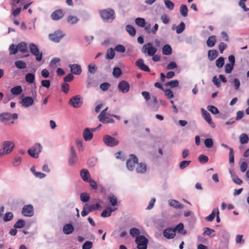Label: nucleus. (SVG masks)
I'll use <instances>...</instances> for the list:
<instances>
[{
    "label": "nucleus",
    "mask_w": 249,
    "mask_h": 249,
    "mask_svg": "<svg viewBox=\"0 0 249 249\" xmlns=\"http://www.w3.org/2000/svg\"><path fill=\"white\" fill-rule=\"evenodd\" d=\"M100 15L104 21L106 22H111L115 18V12L111 9H107L101 11Z\"/></svg>",
    "instance_id": "nucleus-1"
},
{
    "label": "nucleus",
    "mask_w": 249,
    "mask_h": 249,
    "mask_svg": "<svg viewBox=\"0 0 249 249\" xmlns=\"http://www.w3.org/2000/svg\"><path fill=\"white\" fill-rule=\"evenodd\" d=\"M15 147V143L12 141H4L1 143V150L5 155L13 152Z\"/></svg>",
    "instance_id": "nucleus-2"
},
{
    "label": "nucleus",
    "mask_w": 249,
    "mask_h": 249,
    "mask_svg": "<svg viewBox=\"0 0 249 249\" xmlns=\"http://www.w3.org/2000/svg\"><path fill=\"white\" fill-rule=\"evenodd\" d=\"M69 104L74 108H79L83 104V99L81 95H76L70 99Z\"/></svg>",
    "instance_id": "nucleus-3"
},
{
    "label": "nucleus",
    "mask_w": 249,
    "mask_h": 249,
    "mask_svg": "<svg viewBox=\"0 0 249 249\" xmlns=\"http://www.w3.org/2000/svg\"><path fill=\"white\" fill-rule=\"evenodd\" d=\"M42 151V146L39 143H36L32 148L28 149L27 152L28 154L32 157L37 158L39 156V153Z\"/></svg>",
    "instance_id": "nucleus-4"
},
{
    "label": "nucleus",
    "mask_w": 249,
    "mask_h": 249,
    "mask_svg": "<svg viewBox=\"0 0 249 249\" xmlns=\"http://www.w3.org/2000/svg\"><path fill=\"white\" fill-rule=\"evenodd\" d=\"M135 242L137 245L138 249H147L148 240L143 235H138L137 236Z\"/></svg>",
    "instance_id": "nucleus-5"
},
{
    "label": "nucleus",
    "mask_w": 249,
    "mask_h": 249,
    "mask_svg": "<svg viewBox=\"0 0 249 249\" xmlns=\"http://www.w3.org/2000/svg\"><path fill=\"white\" fill-rule=\"evenodd\" d=\"M157 48L153 47L152 44L151 43H148L147 44H144L142 46V52L143 53H147L148 55L149 56L153 55L157 52Z\"/></svg>",
    "instance_id": "nucleus-6"
},
{
    "label": "nucleus",
    "mask_w": 249,
    "mask_h": 249,
    "mask_svg": "<svg viewBox=\"0 0 249 249\" xmlns=\"http://www.w3.org/2000/svg\"><path fill=\"white\" fill-rule=\"evenodd\" d=\"M103 141L108 146H115L119 144V141L116 138L109 135H105L103 138Z\"/></svg>",
    "instance_id": "nucleus-7"
},
{
    "label": "nucleus",
    "mask_w": 249,
    "mask_h": 249,
    "mask_svg": "<svg viewBox=\"0 0 249 249\" xmlns=\"http://www.w3.org/2000/svg\"><path fill=\"white\" fill-rule=\"evenodd\" d=\"M64 34L60 30L55 31L53 33L49 35V38L51 40L54 42H59L64 37Z\"/></svg>",
    "instance_id": "nucleus-8"
},
{
    "label": "nucleus",
    "mask_w": 249,
    "mask_h": 249,
    "mask_svg": "<svg viewBox=\"0 0 249 249\" xmlns=\"http://www.w3.org/2000/svg\"><path fill=\"white\" fill-rule=\"evenodd\" d=\"M21 213L25 216L31 217L34 214V207L32 205L28 204L23 206Z\"/></svg>",
    "instance_id": "nucleus-9"
},
{
    "label": "nucleus",
    "mask_w": 249,
    "mask_h": 249,
    "mask_svg": "<svg viewBox=\"0 0 249 249\" xmlns=\"http://www.w3.org/2000/svg\"><path fill=\"white\" fill-rule=\"evenodd\" d=\"M138 162V160L137 157L134 155H131L130 159L127 160L126 163L128 170L129 171L133 170L135 166V164H137Z\"/></svg>",
    "instance_id": "nucleus-10"
},
{
    "label": "nucleus",
    "mask_w": 249,
    "mask_h": 249,
    "mask_svg": "<svg viewBox=\"0 0 249 249\" xmlns=\"http://www.w3.org/2000/svg\"><path fill=\"white\" fill-rule=\"evenodd\" d=\"M96 131V128H86L83 133V137L85 141H90L93 136V132Z\"/></svg>",
    "instance_id": "nucleus-11"
},
{
    "label": "nucleus",
    "mask_w": 249,
    "mask_h": 249,
    "mask_svg": "<svg viewBox=\"0 0 249 249\" xmlns=\"http://www.w3.org/2000/svg\"><path fill=\"white\" fill-rule=\"evenodd\" d=\"M118 89L120 92L125 93L129 90L130 86L127 82L123 80L119 83Z\"/></svg>",
    "instance_id": "nucleus-12"
},
{
    "label": "nucleus",
    "mask_w": 249,
    "mask_h": 249,
    "mask_svg": "<svg viewBox=\"0 0 249 249\" xmlns=\"http://www.w3.org/2000/svg\"><path fill=\"white\" fill-rule=\"evenodd\" d=\"M201 111L203 118L212 127L214 128L215 127V124L213 122L210 113L204 108H201Z\"/></svg>",
    "instance_id": "nucleus-13"
},
{
    "label": "nucleus",
    "mask_w": 249,
    "mask_h": 249,
    "mask_svg": "<svg viewBox=\"0 0 249 249\" xmlns=\"http://www.w3.org/2000/svg\"><path fill=\"white\" fill-rule=\"evenodd\" d=\"M77 154L74 149L73 147L71 148V153L70 158L69 159V164L70 166H74L77 161Z\"/></svg>",
    "instance_id": "nucleus-14"
},
{
    "label": "nucleus",
    "mask_w": 249,
    "mask_h": 249,
    "mask_svg": "<svg viewBox=\"0 0 249 249\" xmlns=\"http://www.w3.org/2000/svg\"><path fill=\"white\" fill-rule=\"evenodd\" d=\"M21 104L23 107H29L34 104V99L32 97H25L21 100Z\"/></svg>",
    "instance_id": "nucleus-15"
},
{
    "label": "nucleus",
    "mask_w": 249,
    "mask_h": 249,
    "mask_svg": "<svg viewBox=\"0 0 249 249\" xmlns=\"http://www.w3.org/2000/svg\"><path fill=\"white\" fill-rule=\"evenodd\" d=\"M69 67L71 69V73L74 74L80 75L82 73L81 67L79 64H70Z\"/></svg>",
    "instance_id": "nucleus-16"
},
{
    "label": "nucleus",
    "mask_w": 249,
    "mask_h": 249,
    "mask_svg": "<svg viewBox=\"0 0 249 249\" xmlns=\"http://www.w3.org/2000/svg\"><path fill=\"white\" fill-rule=\"evenodd\" d=\"M163 235L167 239H173L176 235L175 231L172 228H167L164 230L163 231Z\"/></svg>",
    "instance_id": "nucleus-17"
},
{
    "label": "nucleus",
    "mask_w": 249,
    "mask_h": 249,
    "mask_svg": "<svg viewBox=\"0 0 249 249\" xmlns=\"http://www.w3.org/2000/svg\"><path fill=\"white\" fill-rule=\"evenodd\" d=\"M64 15L63 11L61 9H59L54 11L51 14V18L53 20H58L61 18Z\"/></svg>",
    "instance_id": "nucleus-18"
},
{
    "label": "nucleus",
    "mask_w": 249,
    "mask_h": 249,
    "mask_svg": "<svg viewBox=\"0 0 249 249\" xmlns=\"http://www.w3.org/2000/svg\"><path fill=\"white\" fill-rule=\"evenodd\" d=\"M136 171L139 174H144L147 171V166L145 163L141 162L137 164Z\"/></svg>",
    "instance_id": "nucleus-19"
},
{
    "label": "nucleus",
    "mask_w": 249,
    "mask_h": 249,
    "mask_svg": "<svg viewBox=\"0 0 249 249\" xmlns=\"http://www.w3.org/2000/svg\"><path fill=\"white\" fill-rule=\"evenodd\" d=\"M136 65L141 70L148 72L150 71L149 67L144 63L143 60L142 59H139L136 62Z\"/></svg>",
    "instance_id": "nucleus-20"
},
{
    "label": "nucleus",
    "mask_w": 249,
    "mask_h": 249,
    "mask_svg": "<svg viewBox=\"0 0 249 249\" xmlns=\"http://www.w3.org/2000/svg\"><path fill=\"white\" fill-rule=\"evenodd\" d=\"M136 65L141 70L148 72L150 71L149 67L144 63L143 60L142 59H139L136 62Z\"/></svg>",
    "instance_id": "nucleus-21"
},
{
    "label": "nucleus",
    "mask_w": 249,
    "mask_h": 249,
    "mask_svg": "<svg viewBox=\"0 0 249 249\" xmlns=\"http://www.w3.org/2000/svg\"><path fill=\"white\" fill-rule=\"evenodd\" d=\"M80 176L82 179L87 182L90 178V175L89 171L86 169H82L80 172Z\"/></svg>",
    "instance_id": "nucleus-22"
},
{
    "label": "nucleus",
    "mask_w": 249,
    "mask_h": 249,
    "mask_svg": "<svg viewBox=\"0 0 249 249\" xmlns=\"http://www.w3.org/2000/svg\"><path fill=\"white\" fill-rule=\"evenodd\" d=\"M74 231V227L71 224H66L63 226V231L65 234H70Z\"/></svg>",
    "instance_id": "nucleus-23"
},
{
    "label": "nucleus",
    "mask_w": 249,
    "mask_h": 249,
    "mask_svg": "<svg viewBox=\"0 0 249 249\" xmlns=\"http://www.w3.org/2000/svg\"><path fill=\"white\" fill-rule=\"evenodd\" d=\"M15 66L19 70H23L26 68L27 64L23 60H18L15 61Z\"/></svg>",
    "instance_id": "nucleus-24"
},
{
    "label": "nucleus",
    "mask_w": 249,
    "mask_h": 249,
    "mask_svg": "<svg viewBox=\"0 0 249 249\" xmlns=\"http://www.w3.org/2000/svg\"><path fill=\"white\" fill-rule=\"evenodd\" d=\"M168 203L170 206L176 209H182L183 208V205L175 199H170L168 201Z\"/></svg>",
    "instance_id": "nucleus-25"
},
{
    "label": "nucleus",
    "mask_w": 249,
    "mask_h": 249,
    "mask_svg": "<svg viewBox=\"0 0 249 249\" xmlns=\"http://www.w3.org/2000/svg\"><path fill=\"white\" fill-rule=\"evenodd\" d=\"M111 117H112V114L107 113V115H104L103 120L100 121L104 124L114 123V120Z\"/></svg>",
    "instance_id": "nucleus-26"
},
{
    "label": "nucleus",
    "mask_w": 249,
    "mask_h": 249,
    "mask_svg": "<svg viewBox=\"0 0 249 249\" xmlns=\"http://www.w3.org/2000/svg\"><path fill=\"white\" fill-rule=\"evenodd\" d=\"M11 114L8 112L2 113L0 114V121L2 122H6L11 119Z\"/></svg>",
    "instance_id": "nucleus-27"
},
{
    "label": "nucleus",
    "mask_w": 249,
    "mask_h": 249,
    "mask_svg": "<svg viewBox=\"0 0 249 249\" xmlns=\"http://www.w3.org/2000/svg\"><path fill=\"white\" fill-rule=\"evenodd\" d=\"M184 229V225L182 223H179L174 229L173 230L175 231V232L176 231H178L179 233H181L183 235H185L187 234L186 231H183Z\"/></svg>",
    "instance_id": "nucleus-28"
},
{
    "label": "nucleus",
    "mask_w": 249,
    "mask_h": 249,
    "mask_svg": "<svg viewBox=\"0 0 249 249\" xmlns=\"http://www.w3.org/2000/svg\"><path fill=\"white\" fill-rule=\"evenodd\" d=\"M116 209H112L111 207H108L102 212L101 216L103 217H109L111 215V213Z\"/></svg>",
    "instance_id": "nucleus-29"
},
{
    "label": "nucleus",
    "mask_w": 249,
    "mask_h": 249,
    "mask_svg": "<svg viewBox=\"0 0 249 249\" xmlns=\"http://www.w3.org/2000/svg\"><path fill=\"white\" fill-rule=\"evenodd\" d=\"M22 89L21 86H17L11 89V92L14 95H19L22 92Z\"/></svg>",
    "instance_id": "nucleus-30"
},
{
    "label": "nucleus",
    "mask_w": 249,
    "mask_h": 249,
    "mask_svg": "<svg viewBox=\"0 0 249 249\" xmlns=\"http://www.w3.org/2000/svg\"><path fill=\"white\" fill-rule=\"evenodd\" d=\"M216 37L214 36H210L207 41V45L209 47H213L215 44Z\"/></svg>",
    "instance_id": "nucleus-31"
},
{
    "label": "nucleus",
    "mask_w": 249,
    "mask_h": 249,
    "mask_svg": "<svg viewBox=\"0 0 249 249\" xmlns=\"http://www.w3.org/2000/svg\"><path fill=\"white\" fill-rule=\"evenodd\" d=\"M162 53L164 55H170L172 53V49L169 45H165L162 48Z\"/></svg>",
    "instance_id": "nucleus-32"
},
{
    "label": "nucleus",
    "mask_w": 249,
    "mask_h": 249,
    "mask_svg": "<svg viewBox=\"0 0 249 249\" xmlns=\"http://www.w3.org/2000/svg\"><path fill=\"white\" fill-rule=\"evenodd\" d=\"M18 50L22 53L27 52V44L24 42L19 43L18 45Z\"/></svg>",
    "instance_id": "nucleus-33"
},
{
    "label": "nucleus",
    "mask_w": 249,
    "mask_h": 249,
    "mask_svg": "<svg viewBox=\"0 0 249 249\" xmlns=\"http://www.w3.org/2000/svg\"><path fill=\"white\" fill-rule=\"evenodd\" d=\"M25 80L29 83H33L35 81V75L32 73H28L26 74L25 77Z\"/></svg>",
    "instance_id": "nucleus-34"
},
{
    "label": "nucleus",
    "mask_w": 249,
    "mask_h": 249,
    "mask_svg": "<svg viewBox=\"0 0 249 249\" xmlns=\"http://www.w3.org/2000/svg\"><path fill=\"white\" fill-rule=\"evenodd\" d=\"M249 138L245 133L241 134L239 136V141L241 144L247 143L249 142Z\"/></svg>",
    "instance_id": "nucleus-35"
},
{
    "label": "nucleus",
    "mask_w": 249,
    "mask_h": 249,
    "mask_svg": "<svg viewBox=\"0 0 249 249\" xmlns=\"http://www.w3.org/2000/svg\"><path fill=\"white\" fill-rule=\"evenodd\" d=\"M29 48L32 54L34 53L38 52L39 50L38 46L33 43H31L29 44Z\"/></svg>",
    "instance_id": "nucleus-36"
},
{
    "label": "nucleus",
    "mask_w": 249,
    "mask_h": 249,
    "mask_svg": "<svg viewBox=\"0 0 249 249\" xmlns=\"http://www.w3.org/2000/svg\"><path fill=\"white\" fill-rule=\"evenodd\" d=\"M85 205L87 207V210H89V212L98 210L101 207L100 205L98 203H97L96 204H92L90 205H89L87 204Z\"/></svg>",
    "instance_id": "nucleus-37"
},
{
    "label": "nucleus",
    "mask_w": 249,
    "mask_h": 249,
    "mask_svg": "<svg viewBox=\"0 0 249 249\" xmlns=\"http://www.w3.org/2000/svg\"><path fill=\"white\" fill-rule=\"evenodd\" d=\"M126 30L129 35L132 36H134L136 34V30L132 25H127L126 26Z\"/></svg>",
    "instance_id": "nucleus-38"
},
{
    "label": "nucleus",
    "mask_w": 249,
    "mask_h": 249,
    "mask_svg": "<svg viewBox=\"0 0 249 249\" xmlns=\"http://www.w3.org/2000/svg\"><path fill=\"white\" fill-rule=\"evenodd\" d=\"M14 215L12 212H7L3 216V220L4 222H8L13 219Z\"/></svg>",
    "instance_id": "nucleus-39"
},
{
    "label": "nucleus",
    "mask_w": 249,
    "mask_h": 249,
    "mask_svg": "<svg viewBox=\"0 0 249 249\" xmlns=\"http://www.w3.org/2000/svg\"><path fill=\"white\" fill-rule=\"evenodd\" d=\"M25 221L24 220L20 219L15 223L14 225V227L15 228L18 229L22 228L25 226Z\"/></svg>",
    "instance_id": "nucleus-40"
},
{
    "label": "nucleus",
    "mask_w": 249,
    "mask_h": 249,
    "mask_svg": "<svg viewBox=\"0 0 249 249\" xmlns=\"http://www.w3.org/2000/svg\"><path fill=\"white\" fill-rule=\"evenodd\" d=\"M114 51V49L113 50L112 48L108 49L107 52L106 58L108 59H112L115 55Z\"/></svg>",
    "instance_id": "nucleus-41"
},
{
    "label": "nucleus",
    "mask_w": 249,
    "mask_h": 249,
    "mask_svg": "<svg viewBox=\"0 0 249 249\" xmlns=\"http://www.w3.org/2000/svg\"><path fill=\"white\" fill-rule=\"evenodd\" d=\"M185 28V25L183 22H181L176 27V32L178 34H181Z\"/></svg>",
    "instance_id": "nucleus-42"
},
{
    "label": "nucleus",
    "mask_w": 249,
    "mask_h": 249,
    "mask_svg": "<svg viewBox=\"0 0 249 249\" xmlns=\"http://www.w3.org/2000/svg\"><path fill=\"white\" fill-rule=\"evenodd\" d=\"M136 24L141 27H144L145 26V21L143 18H138L135 19Z\"/></svg>",
    "instance_id": "nucleus-43"
},
{
    "label": "nucleus",
    "mask_w": 249,
    "mask_h": 249,
    "mask_svg": "<svg viewBox=\"0 0 249 249\" xmlns=\"http://www.w3.org/2000/svg\"><path fill=\"white\" fill-rule=\"evenodd\" d=\"M78 21L79 19L76 16H70L68 18V22L71 24H76Z\"/></svg>",
    "instance_id": "nucleus-44"
},
{
    "label": "nucleus",
    "mask_w": 249,
    "mask_h": 249,
    "mask_svg": "<svg viewBox=\"0 0 249 249\" xmlns=\"http://www.w3.org/2000/svg\"><path fill=\"white\" fill-rule=\"evenodd\" d=\"M21 158L19 156H16L12 162V165L14 167H17L19 166L21 163Z\"/></svg>",
    "instance_id": "nucleus-45"
},
{
    "label": "nucleus",
    "mask_w": 249,
    "mask_h": 249,
    "mask_svg": "<svg viewBox=\"0 0 249 249\" xmlns=\"http://www.w3.org/2000/svg\"><path fill=\"white\" fill-rule=\"evenodd\" d=\"M188 11V8L186 5H182L180 6V12L181 15L183 17H186L187 16Z\"/></svg>",
    "instance_id": "nucleus-46"
},
{
    "label": "nucleus",
    "mask_w": 249,
    "mask_h": 249,
    "mask_svg": "<svg viewBox=\"0 0 249 249\" xmlns=\"http://www.w3.org/2000/svg\"><path fill=\"white\" fill-rule=\"evenodd\" d=\"M9 50L10 54H15L18 51V46L15 45L13 44L10 45Z\"/></svg>",
    "instance_id": "nucleus-47"
},
{
    "label": "nucleus",
    "mask_w": 249,
    "mask_h": 249,
    "mask_svg": "<svg viewBox=\"0 0 249 249\" xmlns=\"http://www.w3.org/2000/svg\"><path fill=\"white\" fill-rule=\"evenodd\" d=\"M60 61V59L58 57H55L52 59L49 64V66L50 67L52 68L53 69H55L56 67V64L58 62H59Z\"/></svg>",
    "instance_id": "nucleus-48"
},
{
    "label": "nucleus",
    "mask_w": 249,
    "mask_h": 249,
    "mask_svg": "<svg viewBox=\"0 0 249 249\" xmlns=\"http://www.w3.org/2000/svg\"><path fill=\"white\" fill-rule=\"evenodd\" d=\"M129 233L131 236L135 237L140 234V231L137 228H133L130 229Z\"/></svg>",
    "instance_id": "nucleus-49"
},
{
    "label": "nucleus",
    "mask_w": 249,
    "mask_h": 249,
    "mask_svg": "<svg viewBox=\"0 0 249 249\" xmlns=\"http://www.w3.org/2000/svg\"><path fill=\"white\" fill-rule=\"evenodd\" d=\"M166 86H169L172 88L177 87L178 86V80H171L167 83Z\"/></svg>",
    "instance_id": "nucleus-50"
},
{
    "label": "nucleus",
    "mask_w": 249,
    "mask_h": 249,
    "mask_svg": "<svg viewBox=\"0 0 249 249\" xmlns=\"http://www.w3.org/2000/svg\"><path fill=\"white\" fill-rule=\"evenodd\" d=\"M217 56V52L215 50H210L208 52V58L210 60H213Z\"/></svg>",
    "instance_id": "nucleus-51"
},
{
    "label": "nucleus",
    "mask_w": 249,
    "mask_h": 249,
    "mask_svg": "<svg viewBox=\"0 0 249 249\" xmlns=\"http://www.w3.org/2000/svg\"><path fill=\"white\" fill-rule=\"evenodd\" d=\"M89 198V195L86 193H82L80 195V199L83 202H88Z\"/></svg>",
    "instance_id": "nucleus-52"
},
{
    "label": "nucleus",
    "mask_w": 249,
    "mask_h": 249,
    "mask_svg": "<svg viewBox=\"0 0 249 249\" xmlns=\"http://www.w3.org/2000/svg\"><path fill=\"white\" fill-rule=\"evenodd\" d=\"M114 50L117 51L118 53H123L125 52L126 49L124 46L121 45V44H119V45H117L115 47Z\"/></svg>",
    "instance_id": "nucleus-53"
},
{
    "label": "nucleus",
    "mask_w": 249,
    "mask_h": 249,
    "mask_svg": "<svg viewBox=\"0 0 249 249\" xmlns=\"http://www.w3.org/2000/svg\"><path fill=\"white\" fill-rule=\"evenodd\" d=\"M88 71L91 74H94L97 70V67L95 65L89 64L88 66Z\"/></svg>",
    "instance_id": "nucleus-54"
},
{
    "label": "nucleus",
    "mask_w": 249,
    "mask_h": 249,
    "mask_svg": "<svg viewBox=\"0 0 249 249\" xmlns=\"http://www.w3.org/2000/svg\"><path fill=\"white\" fill-rule=\"evenodd\" d=\"M207 109L213 114H217L219 112L218 108L213 106H208Z\"/></svg>",
    "instance_id": "nucleus-55"
},
{
    "label": "nucleus",
    "mask_w": 249,
    "mask_h": 249,
    "mask_svg": "<svg viewBox=\"0 0 249 249\" xmlns=\"http://www.w3.org/2000/svg\"><path fill=\"white\" fill-rule=\"evenodd\" d=\"M216 214V210H213L212 213L205 218V219L209 222H211L214 219Z\"/></svg>",
    "instance_id": "nucleus-56"
},
{
    "label": "nucleus",
    "mask_w": 249,
    "mask_h": 249,
    "mask_svg": "<svg viewBox=\"0 0 249 249\" xmlns=\"http://www.w3.org/2000/svg\"><path fill=\"white\" fill-rule=\"evenodd\" d=\"M215 63H216V66H217V67H218V68H222L224 64V58L222 57H219V58H218L216 60Z\"/></svg>",
    "instance_id": "nucleus-57"
},
{
    "label": "nucleus",
    "mask_w": 249,
    "mask_h": 249,
    "mask_svg": "<svg viewBox=\"0 0 249 249\" xmlns=\"http://www.w3.org/2000/svg\"><path fill=\"white\" fill-rule=\"evenodd\" d=\"M204 144L206 147L211 148L213 147V140L211 138H208L205 140Z\"/></svg>",
    "instance_id": "nucleus-58"
},
{
    "label": "nucleus",
    "mask_w": 249,
    "mask_h": 249,
    "mask_svg": "<svg viewBox=\"0 0 249 249\" xmlns=\"http://www.w3.org/2000/svg\"><path fill=\"white\" fill-rule=\"evenodd\" d=\"M164 3L167 8L168 9L172 10L174 9V4L173 2L169 0H164Z\"/></svg>",
    "instance_id": "nucleus-59"
},
{
    "label": "nucleus",
    "mask_w": 249,
    "mask_h": 249,
    "mask_svg": "<svg viewBox=\"0 0 249 249\" xmlns=\"http://www.w3.org/2000/svg\"><path fill=\"white\" fill-rule=\"evenodd\" d=\"M151 99L152 100L148 103L149 106L152 107H156L158 104L157 97L155 96H152Z\"/></svg>",
    "instance_id": "nucleus-60"
},
{
    "label": "nucleus",
    "mask_w": 249,
    "mask_h": 249,
    "mask_svg": "<svg viewBox=\"0 0 249 249\" xmlns=\"http://www.w3.org/2000/svg\"><path fill=\"white\" fill-rule=\"evenodd\" d=\"M190 162L191 161L189 160H183L181 161L179 163V168L181 170L185 169L189 165Z\"/></svg>",
    "instance_id": "nucleus-61"
},
{
    "label": "nucleus",
    "mask_w": 249,
    "mask_h": 249,
    "mask_svg": "<svg viewBox=\"0 0 249 249\" xmlns=\"http://www.w3.org/2000/svg\"><path fill=\"white\" fill-rule=\"evenodd\" d=\"M33 55L36 56V59L37 61H41L42 59L43 53L42 52L39 50L37 53H35L32 54Z\"/></svg>",
    "instance_id": "nucleus-62"
},
{
    "label": "nucleus",
    "mask_w": 249,
    "mask_h": 249,
    "mask_svg": "<svg viewBox=\"0 0 249 249\" xmlns=\"http://www.w3.org/2000/svg\"><path fill=\"white\" fill-rule=\"evenodd\" d=\"M109 199L112 206H114L117 204V198L114 195H110Z\"/></svg>",
    "instance_id": "nucleus-63"
},
{
    "label": "nucleus",
    "mask_w": 249,
    "mask_h": 249,
    "mask_svg": "<svg viewBox=\"0 0 249 249\" xmlns=\"http://www.w3.org/2000/svg\"><path fill=\"white\" fill-rule=\"evenodd\" d=\"M233 65L226 64L225 66V71L226 73H231L233 69Z\"/></svg>",
    "instance_id": "nucleus-64"
}]
</instances>
